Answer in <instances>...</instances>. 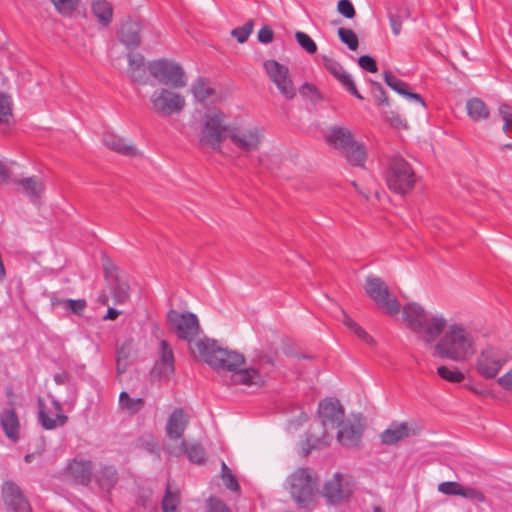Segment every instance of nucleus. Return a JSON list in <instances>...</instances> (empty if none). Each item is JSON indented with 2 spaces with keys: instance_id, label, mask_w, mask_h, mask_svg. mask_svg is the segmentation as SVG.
Segmentation results:
<instances>
[{
  "instance_id": "nucleus-36",
  "label": "nucleus",
  "mask_w": 512,
  "mask_h": 512,
  "mask_svg": "<svg viewBox=\"0 0 512 512\" xmlns=\"http://www.w3.org/2000/svg\"><path fill=\"white\" fill-rule=\"evenodd\" d=\"M437 374L442 379L451 383H460L465 379L463 372L459 371L457 368L451 369L447 366H439L437 368Z\"/></svg>"
},
{
  "instance_id": "nucleus-51",
  "label": "nucleus",
  "mask_w": 512,
  "mask_h": 512,
  "mask_svg": "<svg viewBox=\"0 0 512 512\" xmlns=\"http://www.w3.org/2000/svg\"><path fill=\"white\" fill-rule=\"evenodd\" d=\"M358 65L368 71V72H371V73H375L378 71V67H377V64H376V61L374 60V58H372L371 56L369 55H363L361 57L358 58Z\"/></svg>"
},
{
  "instance_id": "nucleus-7",
  "label": "nucleus",
  "mask_w": 512,
  "mask_h": 512,
  "mask_svg": "<svg viewBox=\"0 0 512 512\" xmlns=\"http://www.w3.org/2000/svg\"><path fill=\"white\" fill-rule=\"evenodd\" d=\"M289 492L296 503L311 509L317 491V477L310 468H298L288 478Z\"/></svg>"
},
{
  "instance_id": "nucleus-3",
  "label": "nucleus",
  "mask_w": 512,
  "mask_h": 512,
  "mask_svg": "<svg viewBox=\"0 0 512 512\" xmlns=\"http://www.w3.org/2000/svg\"><path fill=\"white\" fill-rule=\"evenodd\" d=\"M325 140L332 148L341 151L350 165L364 166L367 159L366 148L354 139L348 128L342 126L330 127L325 133Z\"/></svg>"
},
{
  "instance_id": "nucleus-35",
  "label": "nucleus",
  "mask_w": 512,
  "mask_h": 512,
  "mask_svg": "<svg viewBox=\"0 0 512 512\" xmlns=\"http://www.w3.org/2000/svg\"><path fill=\"white\" fill-rule=\"evenodd\" d=\"M119 404L121 408L134 414L142 409L144 400L142 398H131L126 391H122L119 395Z\"/></svg>"
},
{
  "instance_id": "nucleus-5",
  "label": "nucleus",
  "mask_w": 512,
  "mask_h": 512,
  "mask_svg": "<svg viewBox=\"0 0 512 512\" xmlns=\"http://www.w3.org/2000/svg\"><path fill=\"white\" fill-rule=\"evenodd\" d=\"M231 126L226 124V115L217 109L209 110L204 114L199 137L201 147L220 151L221 144L229 137Z\"/></svg>"
},
{
  "instance_id": "nucleus-54",
  "label": "nucleus",
  "mask_w": 512,
  "mask_h": 512,
  "mask_svg": "<svg viewBox=\"0 0 512 512\" xmlns=\"http://www.w3.org/2000/svg\"><path fill=\"white\" fill-rule=\"evenodd\" d=\"M375 88L374 98L378 105H389V99L381 84L373 82Z\"/></svg>"
},
{
  "instance_id": "nucleus-53",
  "label": "nucleus",
  "mask_w": 512,
  "mask_h": 512,
  "mask_svg": "<svg viewBox=\"0 0 512 512\" xmlns=\"http://www.w3.org/2000/svg\"><path fill=\"white\" fill-rule=\"evenodd\" d=\"M208 512H231V510L223 501L210 498L208 500Z\"/></svg>"
},
{
  "instance_id": "nucleus-37",
  "label": "nucleus",
  "mask_w": 512,
  "mask_h": 512,
  "mask_svg": "<svg viewBox=\"0 0 512 512\" xmlns=\"http://www.w3.org/2000/svg\"><path fill=\"white\" fill-rule=\"evenodd\" d=\"M385 83L398 94L405 96L409 89V86L406 82L395 77L390 71H385L383 73Z\"/></svg>"
},
{
  "instance_id": "nucleus-38",
  "label": "nucleus",
  "mask_w": 512,
  "mask_h": 512,
  "mask_svg": "<svg viewBox=\"0 0 512 512\" xmlns=\"http://www.w3.org/2000/svg\"><path fill=\"white\" fill-rule=\"evenodd\" d=\"M221 478L227 489L232 492H239L240 485L237 478L233 475L231 469L226 465L224 461L221 463Z\"/></svg>"
},
{
  "instance_id": "nucleus-42",
  "label": "nucleus",
  "mask_w": 512,
  "mask_h": 512,
  "mask_svg": "<svg viewBox=\"0 0 512 512\" xmlns=\"http://www.w3.org/2000/svg\"><path fill=\"white\" fill-rule=\"evenodd\" d=\"M295 38L298 44L301 46L303 50H305L309 54H313L317 51V45L314 40L306 33L297 31L295 33Z\"/></svg>"
},
{
  "instance_id": "nucleus-2",
  "label": "nucleus",
  "mask_w": 512,
  "mask_h": 512,
  "mask_svg": "<svg viewBox=\"0 0 512 512\" xmlns=\"http://www.w3.org/2000/svg\"><path fill=\"white\" fill-rule=\"evenodd\" d=\"M192 354L218 372H231L233 384L252 385L262 382L258 370L241 368L245 362L242 354L220 347L213 339L207 337L198 339L195 348H192Z\"/></svg>"
},
{
  "instance_id": "nucleus-47",
  "label": "nucleus",
  "mask_w": 512,
  "mask_h": 512,
  "mask_svg": "<svg viewBox=\"0 0 512 512\" xmlns=\"http://www.w3.org/2000/svg\"><path fill=\"white\" fill-rule=\"evenodd\" d=\"M324 67L335 77L337 78L342 72L345 71L343 66L336 60L328 57L322 56Z\"/></svg>"
},
{
  "instance_id": "nucleus-12",
  "label": "nucleus",
  "mask_w": 512,
  "mask_h": 512,
  "mask_svg": "<svg viewBox=\"0 0 512 512\" xmlns=\"http://www.w3.org/2000/svg\"><path fill=\"white\" fill-rule=\"evenodd\" d=\"M263 67L269 79L276 85L280 94L290 100L296 96V88L290 78L289 68L276 60H266Z\"/></svg>"
},
{
  "instance_id": "nucleus-43",
  "label": "nucleus",
  "mask_w": 512,
  "mask_h": 512,
  "mask_svg": "<svg viewBox=\"0 0 512 512\" xmlns=\"http://www.w3.org/2000/svg\"><path fill=\"white\" fill-rule=\"evenodd\" d=\"M462 485L455 481L442 482L438 485V491L445 495L461 496Z\"/></svg>"
},
{
  "instance_id": "nucleus-32",
  "label": "nucleus",
  "mask_w": 512,
  "mask_h": 512,
  "mask_svg": "<svg viewBox=\"0 0 512 512\" xmlns=\"http://www.w3.org/2000/svg\"><path fill=\"white\" fill-rule=\"evenodd\" d=\"M92 12L103 26H108L113 17V7L107 0H95L92 3Z\"/></svg>"
},
{
  "instance_id": "nucleus-57",
  "label": "nucleus",
  "mask_w": 512,
  "mask_h": 512,
  "mask_svg": "<svg viewBox=\"0 0 512 512\" xmlns=\"http://www.w3.org/2000/svg\"><path fill=\"white\" fill-rule=\"evenodd\" d=\"M336 79L346 88V90H354V82L346 70L342 72Z\"/></svg>"
},
{
  "instance_id": "nucleus-40",
  "label": "nucleus",
  "mask_w": 512,
  "mask_h": 512,
  "mask_svg": "<svg viewBox=\"0 0 512 512\" xmlns=\"http://www.w3.org/2000/svg\"><path fill=\"white\" fill-rule=\"evenodd\" d=\"M254 21L248 20L244 25L236 27L231 31V35L237 39L239 43H244L248 40L253 31Z\"/></svg>"
},
{
  "instance_id": "nucleus-56",
  "label": "nucleus",
  "mask_w": 512,
  "mask_h": 512,
  "mask_svg": "<svg viewBox=\"0 0 512 512\" xmlns=\"http://www.w3.org/2000/svg\"><path fill=\"white\" fill-rule=\"evenodd\" d=\"M388 17L393 33L395 35H399L402 27L401 17L391 12L389 13Z\"/></svg>"
},
{
  "instance_id": "nucleus-39",
  "label": "nucleus",
  "mask_w": 512,
  "mask_h": 512,
  "mask_svg": "<svg viewBox=\"0 0 512 512\" xmlns=\"http://www.w3.org/2000/svg\"><path fill=\"white\" fill-rule=\"evenodd\" d=\"M339 39L348 46L350 50H356L359 45L358 37L352 29L339 28L338 29Z\"/></svg>"
},
{
  "instance_id": "nucleus-46",
  "label": "nucleus",
  "mask_w": 512,
  "mask_h": 512,
  "mask_svg": "<svg viewBox=\"0 0 512 512\" xmlns=\"http://www.w3.org/2000/svg\"><path fill=\"white\" fill-rule=\"evenodd\" d=\"M180 505V496L178 491H171L170 485L167 484L165 495L162 500V509L167 508L168 506H179Z\"/></svg>"
},
{
  "instance_id": "nucleus-22",
  "label": "nucleus",
  "mask_w": 512,
  "mask_h": 512,
  "mask_svg": "<svg viewBox=\"0 0 512 512\" xmlns=\"http://www.w3.org/2000/svg\"><path fill=\"white\" fill-rule=\"evenodd\" d=\"M140 31V22L128 18L121 23L117 31V37L127 48L135 49L141 44Z\"/></svg>"
},
{
  "instance_id": "nucleus-45",
  "label": "nucleus",
  "mask_w": 512,
  "mask_h": 512,
  "mask_svg": "<svg viewBox=\"0 0 512 512\" xmlns=\"http://www.w3.org/2000/svg\"><path fill=\"white\" fill-rule=\"evenodd\" d=\"M87 307L85 299H67L65 300V309L70 310L75 315H82Z\"/></svg>"
},
{
  "instance_id": "nucleus-16",
  "label": "nucleus",
  "mask_w": 512,
  "mask_h": 512,
  "mask_svg": "<svg viewBox=\"0 0 512 512\" xmlns=\"http://www.w3.org/2000/svg\"><path fill=\"white\" fill-rule=\"evenodd\" d=\"M51 403L53 411L46 407L41 397L37 399L38 422L45 430L56 429L59 426H63L68 421V417L63 413L61 403L54 397H52Z\"/></svg>"
},
{
  "instance_id": "nucleus-60",
  "label": "nucleus",
  "mask_w": 512,
  "mask_h": 512,
  "mask_svg": "<svg viewBox=\"0 0 512 512\" xmlns=\"http://www.w3.org/2000/svg\"><path fill=\"white\" fill-rule=\"evenodd\" d=\"M404 97H406L410 101H415V102L419 103L423 107L425 106V102H424L422 96L418 93L411 92L409 89L407 91V94H405Z\"/></svg>"
},
{
  "instance_id": "nucleus-48",
  "label": "nucleus",
  "mask_w": 512,
  "mask_h": 512,
  "mask_svg": "<svg viewBox=\"0 0 512 512\" xmlns=\"http://www.w3.org/2000/svg\"><path fill=\"white\" fill-rule=\"evenodd\" d=\"M499 115L504 121L503 131L507 133L512 127V107L507 104H501L499 107Z\"/></svg>"
},
{
  "instance_id": "nucleus-64",
  "label": "nucleus",
  "mask_w": 512,
  "mask_h": 512,
  "mask_svg": "<svg viewBox=\"0 0 512 512\" xmlns=\"http://www.w3.org/2000/svg\"><path fill=\"white\" fill-rule=\"evenodd\" d=\"M68 378V375L66 373L56 374L54 376V381L57 384H63Z\"/></svg>"
},
{
  "instance_id": "nucleus-49",
  "label": "nucleus",
  "mask_w": 512,
  "mask_h": 512,
  "mask_svg": "<svg viewBox=\"0 0 512 512\" xmlns=\"http://www.w3.org/2000/svg\"><path fill=\"white\" fill-rule=\"evenodd\" d=\"M11 116V103L7 96L0 94V123H7Z\"/></svg>"
},
{
  "instance_id": "nucleus-31",
  "label": "nucleus",
  "mask_w": 512,
  "mask_h": 512,
  "mask_svg": "<svg viewBox=\"0 0 512 512\" xmlns=\"http://www.w3.org/2000/svg\"><path fill=\"white\" fill-rule=\"evenodd\" d=\"M468 116L474 121L486 120L490 111L487 105L480 98H471L466 103Z\"/></svg>"
},
{
  "instance_id": "nucleus-29",
  "label": "nucleus",
  "mask_w": 512,
  "mask_h": 512,
  "mask_svg": "<svg viewBox=\"0 0 512 512\" xmlns=\"http://www.w3.org/2000/svg\"><path fill=\"white\" fill-rule=\"evenodd\" d=\"M95 479L100 489L110 492L118 481V472L114 466L106 465L96 472Z\"/></svg>"
},
{
  "instance_id": "nucleus-59",
  "label": "nucleus",
  "mask_w": 512,
  "mask_h": 512,
  "mask_svg": "<svg viewBox=\"0 0 512 512\" xmlns=\"http://www.w3.org/2000/svg\"><path fill=\"white\" fill-rule=\"evenodd\" d=\"M10 179V173L5 164L0 161V185L5 184Z\"/></svg>"
},
{
  "instance_id": "nucleus-8",
  "label": "nucleus",
  "mask_w": 512,
  "mask_h": 512,
  "mask_svg": "<svg viewBox=\"0 0 512 512\" xmlns=\"http://www.w3.org/2000/svg\"><path fill=\"white\" fill-rule=\"evenodd\" d=\"M147 69L159 83L171 88H183L187 85V78L183 67L174 61L162 58L150 61Z\"/></svg>"
},
{
  "instance_id": "nucleus-30",
  "label": "nucleus",
  "mask_w": 512,
  "mask_h": 512,
  "mask_svg": "<svg viewBox=\"0 0 512 512\" xmlns=\"http://www.w3.org/2000/svg\"><path fill=\"white\" fill-rule=\"evenodd\" d=\"M15 183L23 188V192L31 201L38 200L45 189L43 182L37 177L15 180Z\"/></svg>"
},
{
  "instance_id": "nucleus-23",
  "label": "nucleus",
  "mask_w": 512,
  "mask_h": 512,
  "mask_svg": "<svg viewBox=\"0 0 512 512\" xmlns=\"http://www.w3.org/2000/svg\"><path fill=\"white\" fill-rule=\"evenodd\" d=\"M103 143L107 148L122 156L138 157L141 155L136 146L112 132H105L103 134Z\"/></svg>"
},
{
  "instance_id": "nucleus-34",
  "label": "nucleus",
  "mask_w": 512,
  "mask_h": 512,
  "mask_svg": "<svg viewBox=\"0 0 512 512\" xmlns=\"http://www.w3.org/2000/svg\"><path fill=\"white\" fill-rule=\"evenodd\" d=\"M342 314H343V323H344V325L352 333H354L359 339H361L365 343L370 344V345L374 344V339L361 326H359L345 312H342Z\"/></svg>"
},
{
  "instance_id": "nucleus-50",
  "label": "nucleus",
  "mask_w": 512,
  "mask_h": 512,
  "mask_svg": "<svg viewBox=\"0 0 512 512\" xmlns=\"http://www.w3.org/2000/svg\"><path fill=\"white\" fill-rule=\"evenodd\" d=\"M337 10L341 15L348 19H352L356 15L355 8L350 0H339Z\"/></svg>"
},
{
  "instance_id": "nucleus-15",
  "label": "nucleus",
  "mask_w": 512,
  "mask_h": 512,
  "mask_svg": "<svg viewBox=\"0 0 512 512\" xmlns=\"http://www.w3.org/2000/svg\"><path fill=\"white\" fill-rule=\"evenodd\" d=\"M1 497L6 512H32V507L21 488L13 481H4Z\"/></svg>"
},
{
  "instance_id": "nucleus-13",
  "label": "nucleus",
  "mask_w": 512,
  "mask_h": 512,
  "mask_svg": "<svg viewBox=\"0 0 512 512\" xmlns=\"http://www.w3.org/2000/svg\"><path fill=\"white\" fill-rule=\"evenodd\" d=\"M352 490V478L345 474L335 473L331 479L325 482L322 495L328 504L337 505L348 499Z\"/></svg>"
},
{
  "instance_id": "nucleus-62",
  "label": "nucleus",
  "mask_w": 512,
  "mask_h": 512,
  "mask_svg": "<svg viewBox=\"0 0 512 512\" xmlns=\"http://www.w3.org/2000/svg\"><path fill=\"white\" fill-rule=\"evenodd\" d=\"M120 311L114 309V308H109L106 315L103 317L104 320H115L119 315H120Z\"/></svg>"
},
{
  "instance_id": "nucleus-14",
  "label": "nucleus",
  "mask_w": 512,
  "mask_h": 512,
  "mask_svg": "<svg viewBox=\"0 0 512 512\" xmlns=\"http://www.w3.org/2000/svg\"><path fill=\"white\" fill-rule=\"evenodd\" d=\"M264 131L258 126L236 127L231 126L229 138L235 147L244 152H253L258 150Z\"/></svg>"
},
{
  "instance_id": "nucleus-58",
  "label": "nucleus",
  "mask_w": 512,
  "mask_h": 512,
  "mask_svg": "<svg viewBox=\"0 0 512 512\" xmlns=\"http://www.w3.org/2000/svg\"><path fill=\"white\" fill-rule=\"evenodd\" d=\"M307 445L309 446V449L305 452V455H307L312 449H319L322 445H328V442L324 443L319 438L308 437Z\"/></svg>"
},
{
  "instance_id": "nucleus-18",
  "label": "nucleus",
  "mask_w": 512,
  "mask_h": 512,
  "mask_svg": "<svg viewBox=\"0 0 512 512\" xmlns=\"http://www.w3.org/2000/svg\"><path fill=\"white\" fill-rule=\"evenodd\" d=\"M318 415L325 428H334L344 420L345 410L339 400L326 398L319 402Z\"/></svg>"
},
{
  "instance_id": "nucleus-1",
  "label": "nucleus",
  "mask_w": 512,
  "mask_h": 512,
  "mask_svg": "<svg viewBox=\"0 0 512 512\" xmlns=\"http://www.w3.org/2000/svg\"><path fill=\"white\" fill-rule=\"evenodd\" d=\"M407 327L426 345L434 344L435 354L454 362H464L476 352L477 333L462 322L448 323L442 313L430 312L417 302L403 306Z\"/></svg>"
},
{
  "instance_id": "nucleus-21",
  "label": "nucleus",
  "mask_w": 512,
  "mask_h": 512,
  "mask_svg": "<svg viewBox=\"0 0 512 512\" xmlns=\"http://www.w3.org/2000/svg\"><path fill=\"white\" fill-rule=\"evenodd\" d=\"M105 274L109 280L111 295L115 304L125 303L130 297V285L127 277L119 273L113 274L107 266H105Z\"/></svg>"
},
{
  "instance_id": "nucleus-44",
  "label": "nucleus",
  "mask_w": 512,
  "mask_h": 512,
  "mask_svg": "<svg viewBox=\"0 0 512 512\" xmlns=\"http://www.w3.org/2000/svg\"><path fill=\"white\" fill-rule=\"evenodd\" d=\"M461 497H464L469 500H473L479 503H483L486 501L485 494L474 487H462Z\"/></svg>"
},
{
  "instance_id": "nucleus-61",
  "label": "nucleus",
  "mask_w": 512,
  "mask_h": 512,
  "mask_svg": "<svg viewBox=\"0 0 512 512\" xmlns=\"http://www.w3.org/2000/svg\"><path fill=\"white\" fill-rule=\"evenodd\" d=\"M116 368H117L118 374H123L127 370V360H123L122 358H120V353H118V356H117Z\"/></svg>"
},
{
  "instance_id": "nucleus-41",
  "label": "nucleus",
  "mask_w": 512,
  "mask_h": 512,
  "mask_svg": "<svg viewBox=\"0 0 512 512\" xmlns=\"http://www.w3.org/2000/svg\"><path fill=\"white\" fill-rule=\"evenodd\" d=\"M55 9L64 16H69L77 8L79 0H51Z\"/></svg>"
},
{
  "instance_id": "nucleus-28",
  "label": "nucleus",
  "mask_w": 512,
  "mask_h": 512,
  "mask_svg": "<svg viewBox=\"0 0 512 512\" xmlns=\"http://www.w3.org/2000/svg\"><path fill=\"white\" fill-rule=\"evenodd\" d=\"M128 73L132 81L146 84V67L140 53H128Z\"/></svg>"
},
{
  "instance_id": "nucleus-4",
  "label": "nucleus",
  "mask_w": 512,
  "mask_h": 512,
  "mask_svg": "<svg viewBox=\"0 0 512 512\" xmlns=\"http://www.w3.org/2000/svg\"><path fill=\"white\" fill-rule=\"evenodd\" d=\"M512 360V348L498 344L483 347L475 359L476 372L484 379L497 377L500 371Z\"/></svg>"
},
{
  "instance_id": "nucleus-11",
  "label": "nucleus",
  "mask_w": 512,
  "mask_h": 512,
  "mask_svg": "<svg viewBox=\"0 0 512 512\" xmlns=\"http://www.w3.org/2000/svg\"><path fill=\"white\" fill-rule=\"evenodd\" d=\"M151 110L159 116L180 114L186 105L185 97L168 88H158L150 96Z\"/></svg>"
},
{
  "instance_id": "nucleus-55",
  "label": "nucleus",
  "mask_w": 512,
  "mask_h": 512,
  "mask_svg": "<svg viewBox=\"0 0 512 512\" xmlns=\"http://www.w3.org/2000/svg\"><path fill=\"white\" fill-rule=\"evenodd\" d=\"M497 384L507 391H512V368L497 379Z\"/></svg>"
},
{
  "instance_id": "nucleus-24",
  "label": "nucleus",
  "mask_w": 512,
  "mask_h": 512,
  "mask_svg": "<svg viewBox=\"0 0 512 512\" xmlns=\"http://www.w3.org/2000/svg\"><path fill=\"white\" fill-rule=\"evenodd\" d=\"M0 425L6 437L13 443L20 439V421L14 408H5L0 413Z\"/></svg>"
},
{
  "instance_id": "nucleus-52",
  "label": "nucleus",
  "mask_w": 512,
  "mask_h": 512,
  "mask_svg": "<svg viewBox=\"0 0 512 512\" xmlns=\"http://www.w3.org/2000/svg\"><path fill=\"white\" fill-rule=\"evenodd\" d=\"M274 32L268 25L263 26L257 34V39L262 44H269L273 41Z\"/></svg>"
},
{
  "instance_id": "nucleus-25",
  "label": "nucleus",
  "mask_w": 512,
  "mask_h": 512,
  "mask_svg": "<svg viewBox=\"0 0 512 512\" xmlns=\"http://www.w3.org/2000/svg\"><path fill=\"white\" fill-rule=\"evenodd\" d=\"M188 424V416L181 409L173 410L166 424V433L170 439L178 440L182 437Z\"/></svg>"
},
{
  "instance_id": "nucleus-33",
  "label": "nucleus",
  "mask_w": 512,
  "mask_h": 512,
  "mask_svg": "<svg viewBox=\"0 0 512 512\" xmlns=\"http://www.w3.org/2000/svg\"><path fill=\"white\" fill-rule=\"evenodd\" d=\"M191 92L195 99L201 103H204L216 94L215 89L209 85L208 80L202 77L193 82Z\"/></svg>"
},
{
  "instance_id": "nucleus-10",
  "label": "nucleus",
  "mask_w": 512,
  "mask_h": 512,
  "mask_svg": "<svg viewBox=\"0 0 512 512\" xmlns=\"http://www.w3.org/2000/svg\"><path fill=\"white\" fill-rule=\"evenodd\" d=\"M167 320L171 325V329L181 340L187 341L189 349L195 348V340L200 333V325L195 314L187 312L180 313L176 310H170L167 314Z\"/></svg>"
},
{
  "instance_id": "nucleus-20",
  "label": "nucleus",
  "mask_w": 512,
  "mask_h": 512,
  "mask_svg": "<svg viewBox=\"0 0 512 512\" xmlns=\"http://www.w3.org/2000/svg\"><path fill=\"white\" fill-rule=\"evenodd\" d=\"M337 432L338 442L345 447H357L361 442L363 435V426L360 422H352L351 420H343Z\"/></svg>"
},
{
  "instance_id": "nucleus-27",
  "label": "nucleus",
  "mask_w": 512,
  "mask_h": 512,
  "mask_svg": "<svg viewBox=\"0 0 512 512\" xmlns=\"http://www.w3.org/2000/svg\"><path fill=\"white\" fill-rule=\"evenodd\" d=\"M169 453L177 457L186 454L188 459L195 464H203L206 461L205 449L200 444H192L188 447L184 440L181 441L178 448L169 450Z\"/></svg>"
},
{
  "instance_id": "nucleus-26",
  "label": "nucleus",
  "mask_w": 512,
  "mask_h": 512,
  "mask_svg": "<svg viewBox=\"0 0 512 512\" xmlns=\"http://www.w3.org/2000/svg\"><path fill=\"white\" fill-rule=\"evenodd\" d=\"M93 464L90 460H73L66 471L77 483L88 485L92 477Z\"/></svg>"
},
{
  "instance_id": "nucleus-6",
  "label": "nucleus",
  "mask_w": 512,
  "mask_h": 512,
  "mask_svg": "<svg viewBox=\"0 0 512 512\" xmlns=\"http://www.w3.org/2000/svg\"><path fill=\"white\" fill-rule=\"evenodd\" d=\"M385 180L392 192L405 195L414 188L416 174L404 158L393 156L388 159Z\"/></svg>"
},
{
  "instance_id": "nucleus-17",
  "label": "nucleus",
  "mask_w": 512,
  "mask_h": 512,
  "mask_svg": "<svg viewBox=\"0 0 512 512\" xmlns=\"http://www.w3.org/2000/svg\"><path fill=\"white\" fill-rule=\"evenodd\" d=\"M420 428L415 422H397L393 421L383 432L379 438L383 445H396L400 441L415 436L419 433Z\"/></svg>"
},
{
  "instance_id": "nucleus-63",
  "label": "nucleus",
  "mask_w": 512,
  "mask_h": 512,
  "mask_svg": "<svg viewBox=\"0 0 512 512\" xmlns=\"http://www.w3.org/2000/svg\"><path fill=\"white\" fill-rule=\"evenodd\" d=\"M51 304L52 306L54 307H63L65 308V300L66 299H62V298H59L58 296H56L55 294H53L51 296Z\"/></svg>"
},
{
  "instance_id": "nucleus-19",
  "label": "nucleus",
  "mask_w": 512,
  "mask_h": 512,
  "mask_svg": "<svg viewBox=\"0 0 512 512\" xmlns=\"http://www.w3.org/2000/svg\"><path fill=\"white\" fill-rule=\"evenodd\" d=\"M175 372L174 353L166 340L160 342L159 359L156 361L152 374L158 378L169 379Z\"/></svg>"
},
{
  "instance_id": "nucleus-9",
  "label": "nucleus",
  "mask_w": 512,
  "mask_h": 512,
  "mask_svg": "<svg viewBox=\"0 0 512 512\" xmlns=\"http://www.w3.org/2000/svg\"><path fill=\"white\" fill-rule=\"evenodd\" d=\"M364 290L375 304L389 316L397 315L403 308L395 296L390 293L387 284L380 278L368 276L365 280Z\"/></svg>"
}]
</instances>
